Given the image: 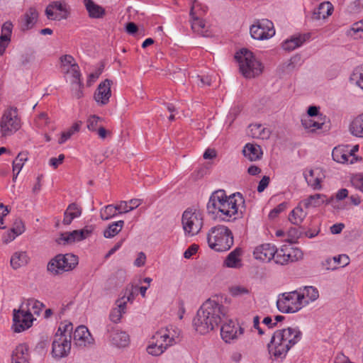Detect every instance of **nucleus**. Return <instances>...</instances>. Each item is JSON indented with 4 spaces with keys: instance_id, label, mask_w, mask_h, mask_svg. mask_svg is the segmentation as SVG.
I'll return each instance as SVG.
<instances>
[{
    "instance_id": "f257e3e1",
    "label": "nucleus",
    "mask_w": 363,
    "mask_h": 363,
    "mask_svg": "<svg viewBox=\"0 0 363 363\" xmlns=\"http://www.w3.org/2000/svg\"><path fill=\"white\" fill-rule=\"evenodd\" d=\"M245 199L240 193L228 196L224 190L218 189L210 196L206 208L212 218L230 222L242 215L245 208Z\"/></svg>"
},
{
    "instance_id": "f03ea898",
    "label": "nucleus",
    "mask_w": 363,
    "mask_h": 363,
    "mask_svg": "<svg viewBox=\"0 0 363 363\" xmlns=\"http://www.w3.org/2000/svg\"><path fill=\"white\" fill-rule=\"evenodd\" d=\"M225 307L215 300L208 299L197 311L193 320L194 329L204 335L218 328L226 317Z\"/></svg>"
},
{
    "instance_id": "7ed1b4c3",
    "label": "nucleus",
    "mask_w": 363,
    "mask_h": 363,
    "mask_svg": "<svg viewBox=\"0 0 363 363\" xmlns=\"http://www.w3.org/2000/svg\"><path fill=\"white\" fill-rule=\"evenodd\" d=\"M302 338V333L298 327H288L277 330L267 345L269 354L276 360L284 359L289 351Z\"/></svg>"
},
{
    "instance_id": "20e7f679",
    "label": "nucleus",
    "mask_w": 363,
    "mask_h": 363,
    "mask_svg": "<svg viewBox=\"0 0 363 363\" xmlns=\"http://www.w3.org/2000/svg\"><path fill=\"white\" fill-rule=\"evenodd\" d=\"M180 336L178 328L169 325L158 330L147 347V352L152 356H160L169 347L177 343Z\"/></svg>"
},
{
    "instance_id": "39448f33",
    "label": "nucleus",
    "mask_w": 363,
    "mask_h": 363,
    "mask_svg": "<svg viewBox=\"0 0 363 363\" xmlns=\"http://www.w3.org/2000/svg\"><path fill=\"white\" fill-rule=\"evenodd\" d=\"M73 325L68 320L60 323L52 345V354L55 358L67 357L71 350Z\"/></svg>"
},
{
    "instance_id": "423d86ee",
    "label": "nucleus",
    "mask_w": 363,
    "mask_h": 363,
    "mask_svg": "<svg viewBox=\"0 0 363 363\" xmlns=\"http://www.w3.org/2000/svg\"><path fill=\"white\" fill-rule=\"evenodd\" d=\"M207 242L208 247L215 251H227L233 245V233L227 226L217 225L209 229Z\"/></svg>"
},
{
    "instance_id": "0eeeda50",
    "label": "nucleus",
    "mask_w": 363,
    "mask_h": 363,
    "mask_svg": "<svg viewBox=\"0 0 363 363\" xmlns=\"http://www.w3.org/2000/svg\"><path fill=\"white\" fill-rule=\"evenodd\" d=\"M235 58L238 62L240 72L245 78H255L262 73V63L247 49H241L235 54Z\"/></svg>"
},
{
    "instance_id": "6e6552de",
    "label": "nucleus",
    "mask_w": 363,
    "mask_h": 363,
    "mask_svg": "<svg viewBox=\"0 0 363 363\" xmlns=\"http://www.w3.org/2000/svg\"><path fill=\"white\" fill-rule=\"evenodd\" d=\"M182 225L185 235L192 237L197 235L203 225V213L197 207L187 208L182 213Z\"/></svg>"
},
{
    "instance_id": "1a4fd4ad",
    "label": "nucleus",
    "mask_w": 363,
    "mask_h": 363,
    "mask_svg": "<svg viewBox=\"0 0 363 363\" xmlns=\"http://www.w3.org/2000/svg\"><path fill=\"white\" fill-rule=\"evenodd\" d=\"M21 125L18 109L10 106L3 111L0 118V133L2 137L11 136L21 128Z\"/></svg>"
},
{
    "instance_id": "9d476101",
    "label": "nucleus",
    "mask_w": 363,
    "mask_h": 363,
    "mask_svg": "<svg viewBox=\"0 0 363 363\" xmlns=\"http://www.w3.org/2000/svg\"><path fill=\"white\" fill-rule=\"evenodd\" d=\"M78 264V257L71 253L57 255L48 264L47 269L53 275L72 270Z\"/></svg>"
},
{
    "instance_id": "9b49d317",
    "label": "nucleus",
    "mask_w": 363,
    "mask_h": 363,
    "mask_svg": "<svg viewBox=\"0 0 363 363\" xmlns=\"http://www.w3.org/2000/svg\"><path fill=\"white\" fill-rule=\"evenodd\" d=\"M143 201L139 199H133L130 200L131 205L127 208V203L120 201L116 205L109 204L100 209V218L104 220H110L116 217L118 214L126 213L134 210L142 204Z\"/></svg>"
},
{
    "instance_id": "f8f14e48",
    "label": "nucleus",
    "mask_w": 363,
    "mask_h": 363,
    "mask_svg": "<svg viewBox=\"0 0 363 363\" xmlns=\"http://www.w3.org/2000/svg\"><path fill=\"white\" fill-rule=\"evenodd\" d=\"M277 306L279 311L284 313H294L303 308L296 291L280 294L277 301Z\"/></svg>"
},
{
    "instance_id": "ddd939ff",
    "label": "nucleus",
    "mask_w": 363,
    "mask_h": 363,
    "mask_svg": "<svg viewBox=\"0 0 363 363\" xmlns=\"http://www.w3.org/2000/svg\"><path fill=\"white\" fill-rule=\"evenodd\" d=\"M35 319L25 305H21L18 309L13 311L12 329L15 333H21L30 328Z\"/></svg>"
},
{
    "instance_id": "4468645a",
    "label": "nucleus",
    "mask_w": 363,
    "mask_h": 363,
    "mask_svg": "<svg viewBox=\"0 0 363 363\" xmlns=\"http://www.w3.org/2000/svg\"><path fill=\"white\" fill-rule=\"evenodd\" d=\"M302 257L303 252L300 249L291 245H284L279 249L276 247V253L272 259L277 264L284 265L298 261Z\"/></svg>"
},
{
    "instance_id": "2eb2a0df",
    "label": "nucleus",
    "mask_w": 363,
    "mask_h": 363,
    "mask_svg": "<svg viewBox=\"0 0 363 363\" xmlns=\"http://www.w3.org/2000/svg\"><path fill=\"white\" fill-rule=\"evenodd\" d=\"M250 31L252 38L259 40L269 39L275 35L274 24L268 19L255 21L251 26Z\"/></svg>"
},
{
    "instance_id": "dca6fc26",
    "label": "nucleus",
    "mask_w": 363,
    "mask_h": 363,
    "mask_svg": "<svg viewBox=\"0 0 363 363\" xmlns=\"http://www.w3.org/2000/svg\"><path fill=\"white\" fill-rule=\"evenodd\" d=\"M69 11V6L65 1H55L47 6L45 13L49 20L61 21L68 18Z\"/></svg>"
},
{
    "instance_id": "f3484780",
    "label": "nucleus",
    "mask_w": 363,
    "mask_h": 363,
    "mask_svg": "<svg viewBox=\"0 0 363 363\" xmlns=\"http://www.w3.org/2000/svg\"><path fill=\"white\" fill-rule=\"evenodd\" d=\"M60 71L67 81L82 77L79 67L74 58L70 55L60 57Z\"/></svg>"
},
{
    "instance_id": "a211bd4d",
    "label": "nucleus",
    "mask_w": 363,
    "mask_h": 363,
    "mask_svg": "<svg viewBox=\"0 0 363 363\" xmlns=\"http://www.w3.org/2000/svg\"><path fill=\"white\" fill-rule=\"evenodd\" d=\"M93 232L92 226H86L80 230H75L72 232H65L61 234L59 238V243L72 244L79 242L89 238Z\"/></svg>"
},
{
    "instance_id": "6ab92c4d",
    "label": "nucleus",
    "mask_w": 363,
    "mask_h": 363,
    "mask_svg": "<svg viewBox=\"0 0 363 363\" xmlns=\"http://www.w3.org/2000/svg\"><path fill=\"white\" fill-rule=\"evenodd\" d=\"M244 333V329L238 323L230 320L222 325L220 335L226 343L238 340Z\"/></svg>"
},
{
    "instance_id": "aec40b11",
    "label": "nucleus",
    "mask_w": 363,
    "mask_h": 363,
    "mask_svg": "<svg viewBox=\"0 0 363 363\" xmlns=\"http://www.w3.org/2000/svg\"><path fill=\"white\" fill-rule=\"evenodd\" d=\"M303 177L308 185L314 190H319L322 188L321 183L325 175L323 169L320 167L306 169L303 172Z\"/></svg>"
},
{
    "instance_id": "412c9836",
    "label": "nucleus",
    "mask_w": 363,
    "mask_h": 363,
    "mask_svg": "<svg viewBox=\"0 0 363 363\" xmlns=\"http://www.w3.org/2000/svg\"><path fill=\"white\" fill-rule=\"evenodd\" d=\"M112 81L110 79H105L101 82L96 89L94 94V99L99 106L106 105L111 97V87Z\"/></svg>"
},
{
    "instance_id": "4be33fe9",
    "label": "nucleus",
    "mask_w": 363,
    "mask_h": 363,
    "mask_svg": "<svg viewBox=\"0 0 363 363\" xmlns=\"http://www.w3.org/2000/svg\"><path fill=\"white\" fill-rule=\"evenodd\" d=\"M73 341L76 346L85 347L93 345L94 340L86 326L79 325L73 333Z\"/></svg>"
},
{
    "instance_id": "5701e85b",
    "label": "nucleus",
    "mask_w": 363,
    "mask_h": 363,
    "mask_svg": "<svg viewBox=\"0 0 363 363\" xmlns=\"http://www.w3.org/2000/svg\"><path fill=\"white\" fill-rule=\"evenodd\" d=\"M39 13L35 7H30L18 20L21 30L27 31L32 29L38 22Z\"/></svg>"
},
{
    "instance_id": "b1692460",
    "label": "nucleus",
    "mask_w": 363,
    "mask_h": 363,
    "mask_svg": "<svg viewBox=\"0 0 363 363\" xmlns=\"http://www.w3.org/2000/svg\"><path fill=\"white\" fill-rule=\"evenodd\" d=\"M276 253L275 245L270 243H264L257 246L253 251L255 259L263 262H269Z\"/></svg>"
},
{
    "instance_id": "393cba45",
    "label": "nucleus",
    "mask_w": 363,
    "mask_h": 363,
    "mask_svg": "<svg viewBox=\"0 0 363 363\" xmlns=\"http://www.w3.org/2000/svg\"><path fill=\"white\" fill-rule=\"evenodd\" d=\"M109 341L117 348H125L129 345L130 337L126 332L116 328L110 332Z\"/></svg>"
},
{
    "instance_id": "a878e982",
    "label": "nucleus",
    "mask_w": 363,
    "mask_h": 363,
    "mask_svg": "<svg viewBox=\"0 0 363 363\" xmlns=\"http://www.w3.org/2000/svg\"><path fill=\"white\" fill-rule=\"evenodd\" d=\"M296 291L299 295V298L303 307L314 302L319 297L318 290L317 288L312 286H304L303 288H301Z\"/></svg>"
},
{
    "instance_id": "bb28decb",
    "label": "nucleus",
    "mask_w": 363,
    "mask_h": 363,
    "mask_svg": "<svg viewBox=\"0 0 363 363\" xmlns=\"http://www.w3.org/2000/svg\"><path fill=\"white\" fill-rule=\"evenodd\" d=\"M13 25L11 21H7L3 23L0 34V55H3L11 43Z\"/></svg>"
},
{
    "instance_id": "cd10ccee",
    "label": "nucleus",
    "mask_w": 363,
    "mask_h": 363,
    "mask_svg": "<svg viewBox=\"0 0 363 363\" xmlns=\"http://www.w3.org/2000/svg\"><path fill=\"white\" fill-rule=\"evenodd\" d=\"M83 4L89 18L101 19L106 16V9L96 4L94 0H83Z\"/></svg>"
},
{
    "instance_id": "c85d7f7f",
    "label": "nucleus",
    "mask_w": 363,
    "mask_h": 363,
    "mask_svg": "<svg viewBox=\"0 0 363 363\" xmlns=\"http://www.w3.org/2000/svg\"><path fill=\"white\" fill-rule=\"evenodd\" d=\"M199 4L196 1L194 0L192 6L190 10V17L191 19V28L192 29L198 33H203V30L205 28V23L201 18V14L199 13Z\"/></svg>"
},
{
    "instance_id": "c756f323",
    "label": "nucleus",
    "mask_w": 363,
    "mask_h": 363,
    "mask_svg": "<svg viewBox=\"0 0 363 363\" xmlns=\"http://www.w3.org/2000/svg\"><path fill=\"white\" fill-rule=\"evenodd\" d=\"M29 347L27 344H19L13 350L11 363H29Z\"/></svg>"
},
{
    "instance_id": "7c9ffc66",
    "label": "nucleus",
    "mask_w": 363,
    "mask_h": 363,
    "mask_svg": "<svg viewBox=\"0 0 363 363\" xmlns=\"http://www.w3.org/2000/svg\"><path fill=\"white\" fill-rule=\"evenodd\" d=\"M242 250L240 247H236L226 257L224 265L229 268H240L242 266Z\"/></svg>"
},
{
    "instance_id": "2f4dec72",
    "label": "nucleus",
    "mask_w": 363,
    "mask_h": 363,
    "mask_svg": "<svg viewBox=\"0 0 363 363\" xmlns=\"http://www.w3.org/2000/svg\"><path fill=\"white\" fill-rule=\"evenodd\" d=\"M333 159L338 163H350V146L348 145H338L333 150L332 152Z\"/></svg>"
},
{
    "instance_id": "473e14b6",
    "label": "nucleus",
    "mask_w": 363,
    "mask_h": 363,
    "mask_svg": "<svg viewBox=\"0 0 363 363\" xmlns=\"http://www.w3.org/2000/svg\"><path fill=\"white\" fill-rule=\"evenodd\" d=\"M244 156L250 161H256L261 158L262 151L261 147L256 144L247 143L242 150Z\"/></svg>"
},
{
    "instance_id": "72a5a7b5",
    "label": "nucleus",
    "mask_w": 363,
    "mask_h": 363,
    "mask_svg": "<svg viewBox=\"0 0 363 363\" xmlns=\"http://www.w3.org/2000/svg\"><path fill=\"white\" fill-rule=\"evenodd\" d=\"M330 201L326 198V196L321 194H315L308 197L301 201V203L306 208L319 207L325 203Z\"/></svg>"
},
{
    "instance_id": "f704fd0d",
    "label": "nucleus",
    "mask_w": 363,
    "mask_h": 363,
    "mask_svg": "<svg viewBox=\"0 0 363 363\" xmlns=\"http://www.w3.org/2000/svg\"><path fill=\"white\" fill-rule=\"evenodd\" d=\"M82 211V207L78 204L75 203L69 204L64 213L63 223L69 225L74 219L81 216Z\"/></svg>"
},
{
    "instance_id": "c9c22d12",
    "label": "nucleus",
    "mask_w": 363,
    "mask_h": 363,
    "mask_svg": "<svg viewBox=\"0 0 363 363\" xmlns=\"http://www.w3.org/2000/svg\"><path fill=\"white\" fill-rule=\"evenodd\" d=\"M333 4L329 1H324L314 11L313 18L315 20L325 19L333 13Z\"/></svg>"
},
{
    "instance_id": "e433bc0d",
    "label": "nucleus",
    "mask_w": 363,
    "mask_h": 363,
    "mask_svg": "<svg viewBox=\"0 0 363 363\" xmlns=\"http://www.w3.org/2000/svg\"><path fill=\"white\" fill-rule=\"evenodd\" d=\"M301 121L303 127L307 131L311 133L322 129L325 124V120H317L314 118H310L309 116H302Z\"/></svg>"
},
{
    "instance_id": "4c0bfd02",
    "label": "nucleus",
    "mask_w": 363,
    "mask_h": 363,
    "mask_svg": "<svg viewBox=\"0 0 363 363\" xmlns=\"http://www.w3.org/2000/svg\"><path fill=\"white\" fill-rule=\"evenodd\" d=\"M249 134L254 138L266 140L270 136V130L261 124H251L249 126Z\"/></svg>"
},
{
    "instance_id": "58836bf2",
    "label": "nucleus",
    "mask_w": 363,
    "mask_h": 363,
    "mask_svg": "<svg viewBox=\"0 0 363 363\" xmlns=\"http://www.w3.org/2000/svg\"><path fill=\"white\" fill-rule=\"evenodd\" d=\"M349 130L353 136L363 138V113L351 121Z\"/></svg>"
},
{
    "instance_id": "ea45409f",
    "label": "nucleus",
    "mask_w": 363,
    "mask_h": 363,
    "mask_svg": "<svg viewBox=\"0 0 363 363\" xmlns=\"http://www.w3.org/2000/svg\"><path fill=\"white\" fill-rule=\"evenodd\" d=\"M29 257L26 252L18 251L13 253L11 258V265L14 269H17L28 264Z\"/></svg>"
},
{
    "instance_id": "a19ab883",
    "label": "nucleus",
    "mask_w": 363,
    "mask_h": 363,
    "mask_svg": "<svg viewBox=\"0 0 363 363\" xmlns=\"http://www.w3.org/2000/svg\"><path fill=\"white\" fill-rule=\"evenodd\" d=\"M301 205V202L294 208L291 212L289 213V221L294 225H300L307 215V212H306Z\"/></svg>"
},
{
    "instance_id": "79ce46f5",
    "label": "nucleus",
    "mask_w": 363,
    "mask_h": 363,
    "mask_svg": "<svg viewBox=\"0 0 363 363\" xmlns=\"http://www.w3.org/2000/svg\"><path fill=\"white\" fill-rule=\"evenodd\" d=\"M124 224L125 223L123 220L109 223L107 228L103 232L104 236L106 238H112L115 237L121 231Z\"/></svg>"
},
{
    "instance_id": "37998d69",
    "label": "nucleus",
    "mask_w": 363,
    "mask_h": 363,
    "mask_svg": "<svg viewBox=\"0 0 363 363\" xmlns=\"http://www.w3.org/2000/svg\"><path fill=\"white\" fill-rule=\"evenodd\" d=\"M306 40V35H299L296 36H292L291 38L286 40L282 43V48L285 50L291 51L301 46Z\"/></svg>"
},
{
    "instance_id": "c03bdc74",
    "label": "nucleus",
    "mask_w": 363,
    "mask_h": 363,
    "mask_svg": "<svg viewBox=\"0 0 363 363\" xmlns=\"http://www.w3.org/2000/svg\"><path fill=\"white\" fill-rule=\"evenodd\" d=\"M115 305L116 306L110 312L109 319L114 323H118L121 322L123 315L126 313L127 308L124 307V302L121 303L116 301Z\"/></svg>"
},
{
    "instance_id": "a18cd8bd",
    "label": "nucleus",
    "mask_w": 363,
    "mask_h": 363,
    "mask_svg": "<svg viewBox=\"0 0 363 363\" xmlns=\"http://www.w3.org/2000/svg\"><path fill=\"white\" fill-rule=\"evenodd\" d=\"M28 154L27 152H20L15 160L13 161V181L15 182L18 174L21 171L25 162L28 160Z\"/></svg>"
},
{
    "instance_id": "49530a36",
    "label": "nucleus",
    "mask_w": 363,
    "mask_h": 363,
    "mask_svg": "<svg viewBox=\"0 0 363 363\" xmlns=\"http://www.w3.org/2000/svg\"><path fill=\"white\" fill-rule=\"evenodd\" d=\"M347 37L353 39H359L363 38V19L352 24L350 28L347 30Z\"/></svg>"
},
{
    "instance_id": "de8ad7c7",
    "label": "nucleus",
    "mask_w": 363,
    "mask_h": 363,
    "mask_svg": "<svg viewBox=\"0 0 363 363\" xmlns=\"http://www.w3.org/2000/svg\"><path fill=\"white\" fill-rule=\"evenodd\" d=\"M70 84L71 94L74 98L80 99L84 96L83 88L84 85L82 80V77L68 80Z\"/></svg>"
},
{
    "instance_id": "09e8293b",
    "label": "nucleus",
    "mask_w": 363,
    "mask_h": 363,
    "mask_svg": "<svg viewBox=\"0 0 363 363\" xmlns=\"http://www.w3.org/2000/svg\"><path fill=\"white\" fill-rule=\"evenodd\" d=\"M228 292L233 297H242L250 294V289L244 285L234 284L228 288Z\"/></svg>"
},
{
    "instance_id": "8fccbe9b",
    "label": "nucleus",
    "mask_w": 363,
    "mask_h": 363,
    "mask_svg": "<svg viewBox=\"0 0 363 363\" xmlns=\"http://www.w3.org/2000/svg\"><path fill=\"white\" fill-rule=\"evenodd\" d=\"M21 305H25L31 314L37 315L40 314V312L44 306L43 303L33 298L26 300L23 302Z\"/></svg>"
},
{
    "instance_id": "3c124183",
    "label": "nucleus",
    "mask_w": 363,
    "mask_h": 363,
    "mask_svg": "<svg viewBox=\"0 0 363 363\" xmlns=\"http://www.w3.org/2000/svg\"><path fill=\"white\" fill-rule=\"evenodd\" d=\"M82 124V121H77L74 123L68 130L62 132L58 143L60 144L65 143L67 140H69L72 137V135H73L75 133L79 131Z\"/></svg>"
},
{
    "instance_id": "603ef678",
    "label": "nucleus",
    "mask_w": 363,
    "mask_h": 363,
    "mask_svg": "<svg viewBox=\"0 0 363 363\" xmlns=\"http://www.w3.org/2000/svg\"><path fill=\"white\" fill-rule=\"evenodd\" d=\"M350 82L363 90V65L354 69L350 76Z\"/></svg>"
},
{
    "instance_id": "864d4df0",
    "label": "nucleus",
    "mask_w": 363,
    "mask_h": 363,
    "mask_svg": "<svg viewBox=\"0 0 363 363\" xmlns=\"http://www.w3.org/2000/svg\"><path fill=\"white\" fill-rule=\"evenodd\" d=\"M102 121V118L94 114L90 115L86 120V127L89 131L96 132Z\"/></svg>"
},
{
    "instance_id": "5fc2aeb1",
    "label": "nucleus",
    "mask_w": 363,
    "mask_h": 363,
    "mask_svg": "<svg viewBox=\"0 0 363 363\" xmlns=\"http://www.w3.org/2000/svg\"><path fill=\"white\" fill-rule=\"evenodd\" d=\"M137 294L133 291V286L130 289H126L124 295L117 299L116 301L120 303L124 302V307L127 308V303H133Z\"/></svg>"
},
{
    "instance_id": "6e6d98bb",
    "label": "nucleus",
    "mask_w": 363,
    "mask_h": 363,
    "mask_svg": "<svg viewBox=\"0 0 363 363\" xmlns=\"http://www.w3.org/2000/svg\"><path fill=\"white\" fill-rule=\"evenodd\" d=\"M303 116H309L310 118H314L317 120H325V116L320 112V107L316 106H311L307 110V114Z\"/></svg>"
},
{
    "instance_id": "4d7b16f0",
    "label": "nucleus",
    "mask_w": 363,
    "mask_h": 363,
    "mask_svg": "<svg viewBox=\"0 0 363 363\" xmlns=\"http://www.w3.org/2000/svg\"><path fill=\"white\" fill-rule=\"evenodd\" d=\"M352 186L363 193V174L359 173L352 175L351 177Z\"/></svg>"
},
{
    "instance_id": "13d9d810",
    "label": "nucleus",
    "mask_w": 363,
    "mask_h": 363,
    "mask_svg": "<svg viewBox=\"0 0 363 363\" xmlns=\"http://www.w3.org/2000/svg\"><path fill=\"white\" fill-rule=\"evenodd\" d=\"M12 232L16 234V235H21L25 231V225L21 219L17 218L14 220L12 228H11Z\"/></svg>"
},
{
    "instance_id": "bf43d9fd",
    "label": "nucleus",
    "mask_w": 363,
    "mask_h": 363,
    "mask_svg": "<svg viewBox=\"0 0 363 363\" xmlns=\"http://www.w3.org/2000/svg\"><path fill=\"white\" fill-rule=\"evenodd\" d=\"M335 258L328 257L322 262L323 269L326 270H335L337 269Z\"/></svg>"
},
{
    "instance_id": "052dcab7",
    "label": "nucleus",
    "mask_w": 363,
    "mask_h": 363,
    "mask_svg": "<svg viewBox=\"0 0 363 363\" xmlns=\"http://www.w3.org/2000/svg\"><path fill=\"white\" fill-rule=\"evenodd\" d=\"M286 203L284 202L279 204L269 212V217L272 219L276 218L280 213L283 212L286 208Z\"/></svg>"
},
{
    "instance_id": "680f3d73",
    "label": "nucleus",
    "mask_w": 363,
    "mask_h": 363,
    "mask_svg": "<svg viewBox=\"0 0 363 363\" xmlns=\"http://www.w3.org/2000/svg\"><path fill=\"white\" fill-rule=\"evenodd\" d=\"M10 212V210L8 208V206H4L3 203H0V229H4L5 226H4V219L6 216H7Z\"/></svg>"
},
{
    "instance_id": "e2e57ef3",
    "label": "nucleus",
    "mask_w": 363,
    "mask_h": 363,
    "mask_svg": "<svg viewBox=\"0 0 363 363\" xmlns=\"http://www.w3.org/2000/svg\"><path fill=\"white\" fill-rule=\"evenodd\" d=\"M35 123L40 128L45 126L48 123V117L47 113H40L35 118Z\"/></svg>"
},
{
    "instance_id": "0e129e2a",
    "label": "nucleus",
    "mask_w": 363,
    "mask_h": 363,
    "mask_svg": "<svg viewBox=\"0 0 363 363\" xmlns=\"http://www.w3.org/2000/svg\"><path fill=\"white\" fill-rule=\"evenodd\" d=\"M333 258H335L337 267L338 268L339 266L341 267H345L350 263V258L346 255H340L337 257H333Z\"/></svg>"
},
{
    "instance_id": "69168bd1",
    "label": "nucleus",
    "mask_w": 363,
    "mask_h": 363,
    "mask_svg": "<svg viewBox=\"0 0 363 363\" xmlns=\"http://www.w3.org/2000/svg\"><path fill=\"white\" fill-rule=\"evenodd\" d=\"M101 74V71L98 69L96 70L91 73H90L88 75L87 80H86V85L88 86H91L93 85L94 82L97 80V79L99 77V76Z\"/></svg>"
},
{
    "instance_id": "338daca9",
    "label": "nucleus",
    "mask_w": 363,
    "mask_h": 363,
    "mask_svg": "<svg viewBox=\"0 0 363 363\" xmlns=\"http://www.w3.org/2000/svg\"><path fill=\"white\" fill-rule=\"evenodd\" d=\"M65 159V155L60 154L58 157H52L50 159L49 164L54 169H56L60 164L62 163Z\"/></svg>"
},
{
    "instance_id": "774afa93",
    "label": "nucleus",
    "mask_w": 363,
    "mask_h": 363,
    "mask_svg": "<svg viewBox=\"0 0 363 363\" xmlns=\"http://www.w3.org/2000/svg\"><path fill=\"white\" fill-rule=\"evenodd\" d=\"M199 249V246L197 245L193 244L184 252V257L186 259L191 258L194 255H195Z\"/></svg>"
}]
</instances>
